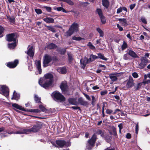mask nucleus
I'll list each match as a JSON object with an SVG mask.
<instances>
[{
	"label": "nucleus",
	"instance_id": "nucleus-1",
	"mask_svg": "<svg viewBox=\"0 0 150 150\" xmlns=\"http://www.w3.org/2000/svg\"><path fill=\"white\" fill-rule=\"evenodd\" d=\"M53 81L52 75L51 74L48 73L45 75L43 78H40L39 83L41 86L46 89L52 86Z\"/></svg>",
	"mask_w": 150,
	"mask_h": 150
},
{
	"label": "nucleus",
	"instance_id": "nucleus-2",
	"mask_svg": "<svg viewBox=\"0 0 150 150\" xmlns=\"http://www.w3.org/2000/svg\"><path fill=\"white\" fill-rule=\"evenodd\" d=\"M41 128L40 126L38 124H37L34 126L32 128L26 129H21L20 131L16 132H15L13 131L9 132H8V133L9 134H12L13 133L16 134H28L32 132H38Z\"/></svg>",
	"mask_w": 150,
	"mask_h": 150
},
{
	"label": "nucleus",
	"instance_id": "nucleus-3",
	"mask_svg": "<svg viewBox=\"0 0 150 150\" xmlns=\"http://www.w3.org/2000/svg\"><path fill=\"white\" fill-rule=\"evenodd\" d=\"M79 30V25L78 23H74L71 26V27L66 32L67 36H70L74 32H76Z\"/></svg>",
	"mask_w": 150,
	"mask_h": 150
},
{
	"label": "nucleus",
	"instance_id": "nucleus-4",
	"mask_svg": "<svg viewBox=\"0 0 150 150\" xmlns=\"http://www.w3.org/2000/svg\"><path fill=\"white\" fill-rule=\"evenodd\" d=\"M52 96L57 101L62 102L65 100L64 96L58 91L53 92L52 94Z\"/></svg>",
	"mask_w": 150,
	"mask_h": 150
},
{
	"label": "nucleus",
	"instance_id": "nucleus-5",
	"mask_svg": "<svg viewBox=\"0 0 150 150\" xmlns=\"http://www.w3.org/2000/svg\"><path fill=\"white\" fill-rule=\"evenodd\" d=\"M97 137L96 134H94L88 141V143L86 146V148L89 150H90L94 146L95 143L96 141Z\"/></svg>",
	"mask_w": 150,
	"mask_h": 150
},
{
	"label": "nucleus",
	"instance_id": "nucleus-6",
	"mask_svg": "<svg viewBox=\"0 0 150 150\" xmlns=\"http://www.w3.org/2000/svg\"><path fill=\"white\" fill-rule=\"evenodd\" d=\"M140 61V62L139 64V68L140 69H142L146 65L149 60L145 57H143L141 58Z\"/></svg>",
	"mask_w": 150,
	"mask_h": 150
},
{
	"label": "nucleus",
	"instance_id": "nucleus-7",
	"mask_svg": "<svg viewBox=\"0 0 150 150\" xmlns=\"http://www.w3.org/2000/svg\"><path fill=\"white\" fill-rule=\"evenodd\" d=\"M0 93L6 97L8 96L9 91L8 87L5 85L0 86Z\"/></svg>",
	"mask_w": 150,
	"mask_h": 150
},
{
	"label": "nucleus",
	"instance_id": "nucleus-8",
	"mask_svg": "<svg viewBox=\"0 0 150 150\" xmlns=\"http://www.w3.org/2000/svg\"><path fill=\"white\" fill-rule=\"evenodd\" d=\"M56 143L58 147L62 148L64 146H70L71 144L69 142H66L65 141L63 140H56Z\"/></svg>",
	"mask_w": 150,
	"mask_h": 150
},
{
	"label": "nucleus",
	"instance_id": "nucleus-9",
	"mask_svg": "<svg viewBox=\"0 0 150 150\" xmlns=\"http://www.w3.org/2000/svg\"><path fill=\"white\" fill-rule=\"evenodd\" d=\"M52 60L51 57L48 54H45L43 58V66L45 67L48 66V64Z\"/></svg>",
	"mask_w": 150,
	"mask_h": 150
},
{
	"label": "nucleus",
	"instance_id": "nucleus-10",
	"mask_svg": "<svg viewBox=\"0 0 150 150\" xmlns=\"http://www.w3.org/2000/svg\"><path fill=\"white\" fill-rule=\"evenodd\" d=\"M35 64L36 65L37 69L38 71V72L37 71L35 72L36 74L37 75L38 74H40L42 73L41 61L39 60H36L35 61Z\"/></svg>",
	"mask_w": 150,
	"mask_h": 150
},
{
	"label": "nucleus",
	"instance_id": "nucleus-11",
	"mask_svg": "<svg viewBox=\"0 0 150 150\" xmlns=\"http://www.w3.org/2000/svg\"><path fill=\"white\" fill-rule=\"evenodd\" d=\"M134 84V80L130 76L128 80L127 81L126 83V87L127 88H129L133 87Z\"/></svg>",
	"mask_w": 150,
	"mask_h": 150
},
{
	"label": "nucleus",
	"instance_id": "nucleus-12",
	"mask_svg": "<svg viewBox=\"0 0 150 150\" xmlns=\"http://www.w3.org/2000/svg\"><path fill=\"white\" fill-rule=\"evenodd\" d=\"M7 40L9 42H15L16 40V36L15 34L11 33L6 35Z\"/></svg>",
	"mask_w": 150,
	"mask_h": 150
},
{
	"label": "nucleus",
	"instance_id": "nucleus-13",
	"mask_svg": "<svg viewBox=\"0 0 150 150\" xmlns=\"http://www.w3.org/2000/svg\"><path fill=\"white\" fill-rule=\"evenodd\" d=\"M18 60H15L13 62H11L7 63L6 65L8 67L13 68L16 67L18 64Z\"/></svg>",
	"mask_w": 150,
	"mask_h": 150
},
{
	"label": "nucleus",
	"instance_id": "nucleus-14",
	"mask_svg": "<svg viewBox=\"0 0 150 150\" xmlns=\"http://www.w3.org/2000/svg\"><path fill=\"white\" fill-rule=\"evenodd\" d=\"M122 74V73L111 74L109 75V78L113 81H116L117 79V77L119 76Z\"/></svg>",
	"mask_w": 150,
	"mask_h": 150
},
{
	"label": "nucleus",
	"instance_id": "nucleus-15",
	"mask_svg": "<svg viewBox=\"0 0 150 150\" xmlns=\"http://www.w3.org/2000/svg\"><path fill=\"white\" fill-rule=\"evenodd\" d=\"M25 53L30 57H33L34 55L33 47L31 46L29 48H28V51H26Z\"/></svg>",
	"mask_w": 150,
	"mask_h": 150
},
{
	"label": "nucleus",
	"instance_id": "nucleus-16",
	"mask_svg": "<svg viewBox=\"0 0 150 150\" xmlns=\"http://www.w3.org/2000/svg\"><path fill=\"white\" fill-rule=\"evenodd\" d=\"M80 61L81 67L84 69L86 65L88 63V59L86 57H85L84 58L81 59L80 60Z\"/></svg>",
	"mask_w": 150,
	"mask_h": 150
},
{
	"label": "nucleus",
	"instance_id": "nucleus-17",
	"mask_svg": "<svg viewBox=\"0 0 150 150\" xmlns=\"http://www.w3.org/2000/svg\"><path fill=\"white\" fill-rule=\"evenodd\" d=\"M60 88L63 92L66 91L67 88V86L66 82H62L61 83Z\"/></svg>",
	"mask_w": 150,
	"mask_h": 150
},
{
	"label": "nucleus",
	"instance_id": "nucleus-18",
	"mask_svg": "<svg viewBox=\"0 0 150 150\" xmlns=\"http://www.w3.org/2000/svg\"><path fill=\"white\" fill-rule=\"evenodd\" d=\"M57 70L58 72L62 74H65L67 72V69L66 67H64L59 68L57 69Z\"/></svg>",
	"mask_w": 150,
	"mask_h": 150
},
{
	"label": "nucleus",
	"instance_id": "nucleus-19",
	"mask_svg": "<svg viewBox=\"0 0 150 150\" xmlns=\"http://www.w3.org/2000/svg\"><path fill=\"white\" fill-rule=\"evenodd\" d=\"M129 56L133 58H138L139 57L137 54L133 51L131 50H129L128 52Z\"/></svg>",
	"mask_w": 150,
	"mask_h": 150
},
{
	"label": "nucleus",
	"instance_id": "nucleus-20",
	"mask_svg": "<svg viewBox=\"0 0 150 150\" xmlns=\"http://www.w3.org/2000/svg\"><path fill=\"white\" fill-rule=\"evenodd\" d=\"M69 103L72 105H77L79 104L78 102L76 101V99L74 98H70L69 99Z\"/></svg>",
	"mask_w": 150,
	"mask_h": 150
},
{
	"label": "nucleus",
	"instance_id": "nucleus-21",
	"mask_svg": "<svg viewBox=\"0 0 150 150\" xmlns=\"http://www.w3.org/2000/svg\"><path fill=\"white\" fill-rule=\"evenodd\" d=\"M78 103H79L80 104L86 106L88 105V103L87 102L84 101L82 98L81 97L78 99Z\"/></svg>",
	"mask_w": 150,
	"mask_h": 150
},
{
	"label": "nucleus",
	"instance_id": "nucleus-22",
	"mask_svg": "<svg viewBox=\"0 0 150 150\" xmlns=\"http://www.w3.org/2000/svg\"><path fill=\"white\" fill-rule=\"evenodd\" d=\"M20 98V95L17 93L15 91H14L13 93V96L12 97V99H15L17 100H18Z\"/></svg>",
	"mask_w": 150,
	"mask_h": 150
},
{
	"label": "nucleus",
	"instance_id": "nucleus-23",
	"mask_svg": "<svg viewBox=\"0 0 150 150\" xmlns=\"http://www.w3.org/2000/svg\"><path fill=\"white\" fill-rule=\"evenodd\" d=\"M118 21L122 24V25L126 26L127 25L126 19L125 18H119Z\"/></svg>",
	"mask_w": 150,
	"mask_h": 150
},
{
	"label": "nucleus",
	"instance_id": "nucleus-24",
	"mask_svg": "<svg viewBox=\"0 0 150 150\" xmlns=\"http://www.w3.org/2000/svg\"><path fill=\"white\" fill-rule=\"evenodd\" d=\"M43 20L47 23H53L54 21L53 18L50 17H47L44 18Z\"/></svg>",
	"mask_w": 150,
	"mask_h": 150
},
{
	"label": "nucleus",
	"instance_id": "nucleus-25",
	"mask_svg": "<svg viewBox=\"0 0 150 150\" xmlns=\"http://www.w3.org/2000/svg\"><path fill=\"white\" fill-rule=\"evenodd\" d=\"M12 106L13 107L17 109L25 111V109L23 108L21 106L19 105L18 104L16 103H13L12 104Z\"/></svg>",
	"mask_w": 150,
	"mask_h": 150
},
{
	"label": "nucleus",
	"instance_id": "nucleus-26",
	"mask_svg": "<svg viewBox=\"0 0 150 150\" xmlns=\"http://www.w3.org/2000/svg\"><path fill=\"white\" fill-rule=\"evenodd\" d=\"M103 5L106 8H108L109 5L108 0H102Z\"/></svg>",
	"mask_w": 150,
	"mask_h": 150
},
{
	"label": "nucleus",
	"instance_id": "nucleus-27",
	"mask_svg": "<svg viewBox=\"0 0 150 150\" xmlns=\"http://www.w3.org/2000/svg\"><path fill=\"white\" fill-rule=\"evenodd\" d=\"M96 134L98 135H100L102 137H104L105 133L103 130H98L96 131Z\"/></svg>",
	"mask_w": 150,
	"mask_h": 150
},
{
	"label": "nucleus",
	"instance_id": "nucleus-28",
	"mask_svg": "<svg viewBox=\"0 0 150 150\" xmlns=\"http://www.w3.org/2000/svg\"><path fill=\"white\" fill-rule=\"evenodd\" d=\"M34 98L35 100L36 103H41L40 101V100H41V98L39 97L38 95L35 94Z\"/></svg>",
	"mask_w": 150,
	"mask_h": 150
},
{
	"label": "nucleus",
	"instance_id": "nucleus-29",
	"mask_svg": "<svg viewBox=\"0 0 150 150\" xmlns=\"http://www.w3.org/2000/svg\"><path fill=\"white\" fill-rule=\"evenodd\" d=\"M8 48L11 49H13L16 45V42H14L13 43L9 44H8Z\"/></svg>",
	"mask_w": 150,
	"mask_h": 150
},
{
	"label": "nucleus",
	"instance_id": "nucleus-30",
	"mask_svg": "<svg viewBox=\"0 0 150 150\" xmlns=\"http://www.w3.org/2000/svg\"><path fill=\"white\" fill-rule=\"evenodd\" d=\"M96 30L100 34V36L103 37L104 36V33L102 30L100 28H96Z\"/></svg>",
	"mask_w": 150,
	"mask_h": 150
},
{
	"label": "nucleus",
	"instance_id": "nucleus-31",
	"mask_svg": "<svg viewBox=\"0 0 150 150\" xmlns=\"http://www.w3.org/2000/svg\"><path fill=\"white\" fill-rule=\"evenodd\" d=\"M57 46L54 44L51 43L47 45V47L49 49H53L56 47Z\"/></svg>",
	"mask_w": 150,
	"mask_h": 150
},
{
	"label": "nucleus",
	"instance_id": "nucleus-32",
	"mask_svg": "<svg viewBox=\"0 0 150 150\" xmlns=\"http://www.w3.org/2000/svg\"><path fill=\"white\" fill-rule=\"evenodd\" d=\"M97 55L98 56H97L98 58H100L105 61L107 60V59L104 57L103 54L101 53H98Z\"/></svg>",
	"mask_w": 150,
	"mask_h": 150
},
{
	"label": "nucleus",
	"instance_id": "nucleus-33",
	"mask_svg": "<svg viewBox=\"0 0 150 150\" xmlns=\"http://www.w3.org/2000/svg\"><path fill=\"white\" fill-rule=\"evenodd\" d=\"M142 83H137V85L134 87V89L135 91H137L141 87Z\"/></svg>",
	"mask_w": 150,
	"mask_h": 150
},
{
	"label": "nucleus",
	"instance_id": "nucleus-34",
	"mask_svg": "<svg viewBox=\"0 0 150 150\" xmlns=\"http://www.w3.org/2000/svg\"><path fill=\"white\" fill-rule=\"evenodd\" d=\"M7 18L10 22L13 23L15 22V18L13 17H11L10 16H7Z\"/></svg>",
	"mask_w": 150,
	"mask_h": 150
},
{
	"label": "nucleus",
	"instance_id": "nucleus-35",
	"mask_svg": "<svg viewBox=\"0 0 150 150\" xmlns=\"http://www.w3.org/2000/svg\"><path fill=\"white\" fill-rule=\"evenodd\" d=\"M96 12L98 13L100 17L103 16L102 11L100 9H97Z\"/></svg>",
	"mask_w": 150,
	"mask_h": 150
},
{
	"label": "nucleus",
	"instance_id": "nucleus-36",
	"mask_svg": "<svg viewBox=\"0 0 150 150\" xmlns=\"http://www.w3.org/2000/svg\"><path fill=\"white\" fill-rule=\"evenodd\" d=\"M87 45L90 48L91 50H94L96 49L95 47L90 42H89L88 43Z\"/></svg>",
	"mask_w": 150,
	"mask_h": 150
},
{
	"label": "nucleus",
	"instance_id": "nucleus-37",
	"mask_svg": "<svg viewBox=\"0 0 150 150\" xmlns=\"http://www.w3.org/2000/svg\"><path fill=\"white\" fill-rule=\"evenodd\" d=\"M100 17L102 23L103 24H105L106 22V19L104 16H103Z\"/></svg>",
	"mask_w": 150,
	"mask_h": 150
},
{
	"label": "nucleus",
	"instance_id": "nucleus-38",
	"mask_svg": "<svg viewBox=\"0 0 150 150\" xmlns=\"http://www.w3.org/2000/svg\"><path fill=\"white\" fill-rule=\"evenodd\" d=\"M123 58L125 60H127L130 59V56L129 54L126 53L123 56Z\"/></svg>",
	"mask_w": 150,
	"mask_h": 150
},
{
	"label": "nucleus",
	"instance_id": "nucleus-39",
	"mask_svg": "<svg viewBox=\"0 0 150 150\" xmlns=\"http://www.w3.org/2000/svg\"><path fill=\"white\" fill-rule=\"evenodd\" d=\"M58 51L61 54H64L66 52V50L65 49H59Z\"/></svg>",
	"mask_w": 150,
	"mask_h": 150
},
{
	"label": "nucleus",
	"instance_id": "nucleus-40",
	"mask_svg": "<svg viewBox=\"0 0 150 150\" xmlns=\"http://www.w3.org/2000/svg\"><path fill=\"white\" fill-rule=\"evenodd\" d=\"M127 47V44L125 42H124V43L121 46V48L122 50H123L125 49H126Z\"/></svg>",
	"mask_w": 150,
	"mask_h": 150
},
{
	"label": "nucleus",
	"instance_id": "nucleus-41",
	"mask_svg": "<svg viewBox=\"0 0 150 150\" xmlns=\"http://www.w3.org/2000/svg\"><path fill=\"white\" fill-rule=\"evenodd\" d=\"M92 104L93 106H94L95 105V103L96 101V99L94 96H92Z\"/></svg>",
	"mask_w": 150,
	"mask_h": 150
},
{
	"label": "nucleus",
	"instance_id": "nucleus-42",
	"mask_svg": "<svg viewBox=\"0 0 150 150\" xmlns=\"http://www.w3.org/2000/svg\"><path fill=\"white\" fill-rule=\"evenodd\" d=\"M61 1L67 2L69 4L72 5L73 4V2L71 0H60Z\"/></svg>",
	"mask_w": 150,
	"mask_h": 150
},
{
	"label": "nucleus",
	"instance_id": "nucleus-43",
	"mask_svg": "<svg viewBox=\"0 0 150 150\" xmlns=\"http://www.w3.org/2000/svg\"><path fill=\"white\" fill-rule=\"evenodd\" d=\"M136 125L135 126V131L136 132V134H137L138 132L139 129V126L138 125V123H137V124H136Z\"/></svg>",
	"mask_w": 150,
	"mask_h": 150
},
{
	"label": "nucleus",
	"instance_id": "nucleus-44",
	"mask_svg": "<svg viewBox=\"0 0 150 150\" xmlns=\"http://www.w3.org/2000/svg\"><path fill=\"white\" fill-rule=\"evenodd\" d=\"M72 39L74 40L79 41L83 39L80 37H76L75 36H74L73 37Z\"/></svg>",
	"mask_w": 150,
	"mask_h": 150
},
{
	"label": "nucleus",
	"instance_id": "nucleus-45",
	"mask_svg": "<svg viewBox=\"0 0 150 150\" xmlns=\"http://www.w3.org/2000/svg\"><path fill=\"white\" fill-rule=\"evenodd\" d=\"M39 108L43 112H45L46 111L45 108L42 105H39Z\"/></svg>",
	"mask_w": 150,
	"mask_h": 150
},
{
	"label": "nucleus",
	"instance_id": "nucleus-46",
	"mask_svg": "<svg viewBox=\"0 0 150 150\" xmlns=\"http://www.w3.org/2000/svg\"><path fill=\"white\" fill-rule=\"evenodd\" d=\"M48 28V29L53 32H55V30L53 27L51 26H47Z\"/></svg>",
	"mask_w": 150,
	"mask_h": 150
},
{
	"label": "nucleus",
	"instance_id": "nucleus-47",
	"mask_svg": "<svg viewBox=\"0 0 150 150\" xmlns=\"http://www.w3.org/2000/svg\"><path fill=\"white\" fill-rule=\"evenodd\" d=\"M35 12L38 14H40L42 13V11L40 9H35Z\"/></svg>",
	"mask_w": 150,
	"mask_h": 150
},
{
	"label": "nucleus",
	"instance_id": "nucleus-48",
	"mask_svg": "<svg viewBox=\"0 0 150 150\" xmlns=\"http://www.w3.org/2000/svg\"><path fill=\"white\" fill-rule=\"evenodd\" d=\"M132 76L134 78H137L139 76L138 74L136 72H134L132 74Z\"/></svg>",
	"mask_w": 150,
	"mask_h": 150
},
{
	"label": "nucleus",
	"instance_id": "nucleus-49",
	"mask_svg": "<svg viewBox=\"0 0 150 150\" xmlns=\"http://www.w3.org/2000/svg\"><path fill=\"white\" fill-rule=\"evenodd\" d=\"M150 82V80H144V78L143 80V81L142 82V83L144 84H147L149 83Z\"/></svg>",
	"mask_w": 150,
	"mask_h": 150
},
{
	"label": "nucleus",
	"instance_id": "nucleus-50",
	"mask_svg": "<svg viewBox=\"0 0 150 150\" xmlns=\"http://www.w3.org/2000/svg\"><path fill=\"white\" fill-rule=\"evenodd\" d=\"M4 28L2 27L0 25V35H1L3 32ZM3 35H0V38L2 37Z\"/></svg>",
	"mask_w": 150,
	"mask_h": 150
},
{
	"label": "nucleus",
	"instance_id": "nucleus-51",
	"mask_svg": "<svg viewBox=\"0 0 150 150\" xmlns=\"http://www.w3.org/2000/svg\"><path fill=\"white\" fill-rule=\"evenodd\" d=\"M141 20L142 22L144 23L145 24H147V21L145 18L144 17H142L141 18Z\"/></svg>",
	"mask_w": 150,
	"mask_h": 150
},
{
	"label": "nucleus",
	"instance_id": "nucleus-52",
	"mask_svg": "<svg viewBox=\"0 0 150 150\" xmlns=\"http://www.w3.org/2000/svg\"><path fill=\"white\" fill-rule=\"evenodd\" d=\"M90 57L93 61H94L96 59H98V57L97 56L93 54L91 55Z\"/></svg>",
	"mask_w": 150,
	"mask_h": 150
},
{
	"label": "nucleus",
	"instance_id": "nucleus-53",
	"mask_svg": "<svg viewBox=\"0 0 150 150\" xmlns=\"http://www.w3.org/2000/svg\"><path fill=\"white\" fill-rule=\"evenodd\" d=\"M112 112L113 111L112 110L109 109H107L106 111V112L108 114H111Z\"/></svg>",
	"mask_w": 150,
	"mask_h": 150
},
{
	"label": "nucleus",
	"instance_id": "nucleus-54",
	"mask_svg": "<svg viewBox=\"0 0 150 150\" xmlns=\"http://www.w3.org/2000/svg\"><path fill=\"white\" fill-rule=\"evenodd\" d=\"M144 80H146L147 78H149L150 79V73L144 75Z\"/></svg>",
	"mask_w": 150,
	"mask_h": 150
},
{
	"label": "nucleus",
	"instance_id": "nucleus-55",
	"mask_svg": "<svg viewBox=\"0 0 150 150\" xmlns=\"http://www.w3.org/2000/svg\"><path fill=\"white\" fill-rule=\"evenodd\" d=\"M44 8H45L46 10L48 12H50L51 10V8L50 7L47 6H45Z\"/></svg>",
	"mask_w": 150,
	"mask_h": 150
},
{
	"label": "nucleus",
	"instance_id": "nucleus-56",
	"mask_svg": "<svg viewBox=\"0 0 150 150\" xmlns=\"http://www.w3.org/2000/svg\"><path fill=\"white\" fill-rule=\"evenodd\" d=\"M136 6L135 4H131L130 5V8L131 10H132Z\"/></svg>",
	"mask_w": 150,
	"mask_h": 150
},
{
	"label": "nucleus",
	"instance_id": "nucleus-57",
	"mask_svg": "<svg viewBox=\"0 0 150 150\" xmlns=\"http://www.w3.org/2000/svg\"><path fill=\"white\" fill-rule=\"evenodd\" d=\"M107 93V91L106 90H105L103 91H101L100 92V94L103 96L106 94Z\"/></svg>",
	"mask_w": 150,
	"mask_h": 150
},
{
	"label": "nucleus",
	"instance_id": "nucleus-58",
	"mask_svg": "<svg viewBox=\"0 0 150 150\" xmlns=\"http://www.w3.org/2000/svg\"><path fill=\"white\" fill-rule=\"evenodd\" d=\"M117 26L120 31H122L123 30V28L120 26L119 24H117Z\"/></svg>",
	"mask_w": 150,
	"mask_h": 150
},
{
	"label": "nucleus",
	"instance_id": "nucleus-59",
	"mask_svg": "<svg viewBox=\"0 0 150 150\" xmlns=\"http://www.w3.org/2000/svg\"><path fill=\"white\" fill-rule=\"evenodd\" d=\"M122 8H118L117 11V13H120L122 12Z\"/></svg>",
	"mask_w": 150,
	"mask_h": 150
},
{
	"label": "nucleus",
	"instance_id": "nucleus-60",
	"mask_svg": "<svg viewBox=\"0 0 150 150\" xmlns=\"http://www.w3.org/2000/svg\"><path fill=\"white\" fill-rule=\"evenodd\" d=\"M71 108L74 110L79 109L80 110V108L79 107L77 106H72L71 107Z\"/></svg>",
	"mask_w": 150,
	"mask_h": 150
},
{
	"label": "nucleus",
	"instance_id": "nucleus-61",
	"mask_svg": "<svg viewBox=\"0 0 150 150\" xmlns=\"http://www.w3.org/2000/svg\"><path fill=\"white\" fill-rule=\"evenodd\" d=\"M83 94L87 99H88L89 100H91V98H90L89 96L88 95L86 94L85 93H83Z\"/></svg>",
	"mask_w": 150,
	"mask_h": 150
},
{
	"label": "nucleus",
	"instance_id": "nucleus-62",
	"mask_svg": "<svg viewBox=\"0 0 150 150\" xmlns=\"http://www.w3.org/2000/svg\"><path fill=\"white\" fill-rule=\"evenodd\" d=\"M104 107H105L104 105H103L102 107V115H103V117H104L105 116V115L104 114Z\"/></svg>",
	"mask_w": 150,
	"mask_h": 150
},
{
	"label": "nucleus",
	"instance_id": "nucleus-63",
	"mask_svg": "<svg viewBox=\"0 0 150 150\" xmlns=\"http://www.w3.org/2000/svg\"><path fill=\"white\" fill-rule=\"evenodd\" d=\"M126 137L127 139L131 138V134L129 133H127L126 135Z\"/></svg>",
	"mask_w": 150,
	"mask_h": 150
},
{
	"label": "nucleus",
	"instance_id": "nucleus-64",
	"mask_svg": "<svg viewBox=\"0 0 150 150\" xmlns=\"http://www.w3.org/2000/svg\"><path fill=\"white\" fill-rule=\"evenodd\" d=\"M118 127L119 128V129H122L123 128V124L122 123H120L118 126Z\"/></svg>",
	"mask_w": 150,
	"mask_h": 150
}]
</instances>
